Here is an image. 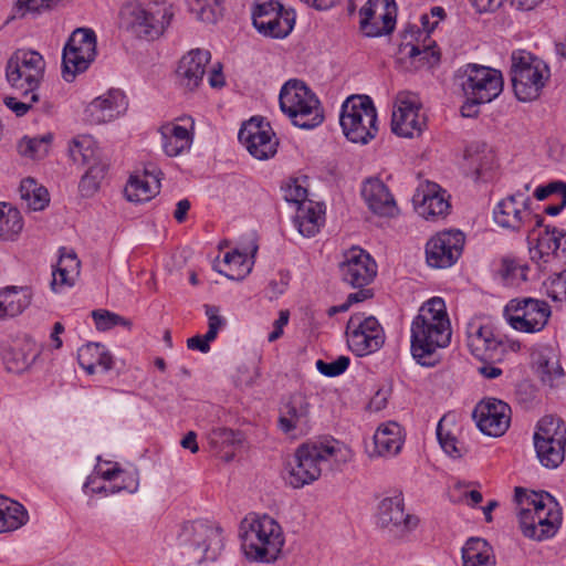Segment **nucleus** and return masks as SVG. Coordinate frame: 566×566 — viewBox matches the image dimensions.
I'll return each mask as SVG.
<instances>
[{
    "label": "nucleus",
    "mask_w": 566,
    "mask_h": 566,
    "mask_svg": "<svg viewBox=\"0 0 566 566\" xmlns=\"http://www.w3.org/2000/svg\"><path fill=\"white\" fill-rule=\"evenodd\" d=\"M410 352L421 366L432 367L440 361L439 349L451 342V325L446 303L432 297L419 308L411 324Z\"/></svg>",
    "instance_id": "obj_1"
},
{
    "label": "nucleus",
    "mask_w": 566,
    "mask_h": 566,
    "mask_svg": "<svg viewBox=\"0 0 566 566\" xmlns=\"http://www.w3.org/2000/svg\"><path fill=\"white\" fill-rule=\"evenodd\" d=\"M332 460L347 461V454L339 441L324 437L304 442L295 450L285 480L294 489L303 488L316 481L322 475L324 465Z\"/></svg>",
    "instance_id": "obj_2"
},
{
    "label": "nucleus",
    "mask_w": 566,
    "mask_h": 566,
    "mask_svg": "<svg viewBox=\"0 0 566 566\" xmlns=\"http://www.w3.org/2000/svg\"><path fill=\"white\" fill-rule=\"evenodd\" d=\"M241 547L249 560L274 562L284 545L280 524L269 515L243 522L241 525Z\"/></svg>",
    "instance_id": "obj_3"
},
{
    "label": "nucleus",
    "mask_w": 566,
    "mask_h": 566,
    "mask_svg": "<svg viewBox=\"0 0 566 566\" xmlns=\"http://www.w3.org/2000/svg\"><path fill=\"white\" fill-rule=\"evenodd\" d=\"M172 17L171 9L165 4L129 1L120 8L119 25L136 38L156 40L164 34Z\"/></svg>",
    "instance_id": "obj_4"
},
{
    "label": "nucleus",
    "mask_w": 566,
    "mask_h": 566,
    "mask_svg": "<svg viewBox=\"0 0 566 566\" xmlns=\"http://www.w3.org/2000/svg\"><path fill=\"white\" fill-rule=\"evenodd\" d=\"M280 108L293 125L312 129L324 120V112L316 95L300 80H290L281 88Z\"/></svg>",
    "instance_id": "obj_5"
},
{
    "label": "nucleus",
    "mask_w": 566,
    "mask_h": 566,
    "mask_svg": "<svg viewBox=\"0 0 566 566\" xmlns=\"http://www.w3.org/2000/svg\"><path fill=\"white\" fill-rule=\"evenodd\" d=\"M339 123L344 135L352 143L367 144L375 138L377 112L367 95H352L342 105Z\"/></svg>",
    "instance_id": "obj_6"
},
{
    "label": "nucleus",
    "mask_w": 566,
    "mask_h": 566,
    "mask_svg": "<svg viewBox=\"0 0 566 566\" xmlns=\"http://www.w3.org/2000/svg\"><path fill=\"white\" fill-rule=\"evenodd\" d=\"M511 61V80L515 96L522 102L536 99L549 77L547 65L524 50L514 51Z\"/></svg>",
    "instance_id": "obj_7"
},
{
    "label": "nucleus",
    "mask_w": 566,
    "mask_h": 566,
    "mask_svg": "<svg viewBox=\"0 0 566 566\" xmlns=\"http://www.w3.org/2000/svg\"><path fill=\"white\" fill-rule=\"evenodd\" d=\"M179 538L185 554L196 563L214 562L224 546L222 528L202 521L185 524Z\"/></svg>",
    "instance_id": "obj_8"
},
{
    "label": "nucleus",
    "mask_w": 566,
    "mask_h": 566,
    "mask_svg": "<svg viewBox=\"0 0 566 566\" xmlns=\"http://www.w3.org/2000/svg\"><path fill=\"white\" fill-rule=\"evenodd\" d=\"M45 72L43 56L33 50L19 49L12 53L6 65V77L10 86L28 97L39 90Z\"/></svg>",
    "instance_id": "obj_9"
},
{
    "label": "nucleus",
    "mask_w": 566,
    "mask_h": 566,
    "mask_svg": "<svg viewBox=\"0 0 566 566\" xmlns=\"http://www.w3.org/2000/svg\"><path fill=\"white\" fill-rule=\"evenodd\" d=\"M536 457L547 469L558 468L565 459L566 428L562 419L543 417L533 437Z\"/></svg>",
    "instance_id": "obj_10"
},
{
    "label": "nucleus",
    "mask_w": 566,
    "mask_h": 566,
    "mask_svg": "<svg viewBox=\"0 0 566 566\" xmlns=\"http://www.w3.org/2000/svg\"><path fill=\"white\" fill-rule=\"evenodd\" d=\"M97 54L96 34L92 29L77 28L67 39L62 52V77L73 82L85 72Z\"/></svg>",
    "instance_id": "obj_11"
},
{
    "label": "nucleus",
    "mask_w": 566,
    "mask_h": 566,
    "mask_svg": "<svg viewBox=\"0 0 566 566\" xmlns=\"http://www.w3.org/2000/svg\"><path fill=\"white\" fill-rule=\"evenodd\" d=\"M504 315L514 329L524 333H536L547 324L551 308L544 301L531 297L515 298L506 304Z\"/></svg>",
    "instance_id": "obj_12"
},
{
    "label": "nucleus",
    "mask_w": 566,
    "mask_h": 566,
    "mask_svg": "<svg viewBox=\"0 0 566 566\" xmlns=\"http://www.w3.org/2000/svg\"><path fill=\"white\" fill-rule=\"evenodd\" d=\"M461 78V87L468 98H478L490 103L503 90L501 72L488 66L468 64L462 70Z\"/></svg>",
    "instance_id": "obj_13"
},
{
    "label": "nucleus",
    "mask_w": 566,
    "mask_h": 566,
    "mask_svg": "<svg viewBox=\"0 0 566 566\" xmlns=\"http://www.w3.org/2000/svg\"><path fill=\"white\" fill-rule=\"evenodd\" d=\"M347 343L357 356H365L378 350L385 343V333L374 316L363 317L353 314L346 327Z\"/></svg>",
    "instance_id": "obj_14"
},
{
    "label": "nucleus",
    "mask_w": 566,
    "mask_h": 566,
    "mask_svg": "<svg viewBox=\"0 0 566 566\" xmlns=\"http://www.w3.org/2000/svg\"><path fill=\"white\" fill-rule=\"evenodd\" d=\"M253 25L263 35L283 39L287 36L295 24V13L286 10L276 0L258 4L252 13Z\"/></svg>",
    "instance_id": "obj_15"
},
{
    "label": "nucleus",
    "mask_w": 566,
    "mask_h": 566,
    "mask_svg": "<svg viewBox=\"0 0 566 566\" xmlns=\"http://www.w3.org/2000/svg\"><path fill=\"white\" fill-rule=\"evenodd\" d=\"M93 144L90 137L81 136L74 138L70 145V156L72 160L77 164L90 165L78 185L80 192L83 197H92L98 190L99 184L107 171L106 164L95 161Z\"/></svg>",
    "instance_id": "obj_16"
},
{
    "label": "nucleus",
    "mask_w": 566,
    "mask_h": 566,
    "mask_svg": "<svg viewBox=\"0 0 566 566\" xmlns=\"http://www.w3.org/2000/svg\"><path fill=\"white\" fill-rule=\"evenodd\" d=\"M338 273L349 286L365 287L376 277L377 264L367 251L354 245L343 252Z\"/></svg>",
    "instance_id": "obj_17"
},
{
    "label": "nucleus",
    "mask_w": 566,
    "mask_h": 566,
    "mask_svg": "<svg viewBox=\"0 0 566 566\" xmlns=\"http://www.w3.org/2000/svg\"><path fill=\"white\" fill-rule=\"evenodd\" d=\"M464 241V234L460 230L438 232L426 244L427 264L433 269L452 266L462 254Z\"/></svg>",
    "instance_id": "obj_18"
},
{
    "label": "nucleus",
    "mask_w": 566,
    "mask_h": 566,
    "mask_svg": "<svg viewBox=\"0 0 566 566\" xmlns=\"http://www.w3.org/2000/svg\"><path fill=\"white\" fill-rule=\"evenodd\" d=\"M238 138L248 151L259 160H265L276 154L277 139L269 123L251 118L239 130Z\"/></svg>",
    "instance_id": "obj_19"
},
{
    "label": "nucleus",
    "mask_w": 566,
    "mask_h": 566,
    "mask_svg": "<svg viewBox=\"0 0 566 566\" xmlns=\"http://www.w3.org/2000/svg\"><path fill=\"white\" fill-rule=\"evenodd\" d=\"M420 102L416 94L399 93L391 112V132L399 137L412 138L421 132L423 122L419 117Z\"/></svg>",
    "instance_id": "obj_20"
},
{
    "label": "nucleus",
    "mask_w": 566,
    "mask_h": 566,
    "mask_svg": "<svg viewBox=\"0 0 566 566\" xmlns=\"http://www.w3.org/2000/svg\"><path fill=\"white\" fill-rule=\"evenodd\" d=\"M511 408L507 403L495 398H489L478 403L473 418L479 429L490 437H500L509 429Z\"/></svg>",
    "instance_id": "obj_21"
},
{
    "label": "nucleus",
    "mask_w": 566,
    "mask_h": 566,
    "mask_svg": "<svg viewBox=\"0 0 566 566\" xmlns=\"http://www.w3.org/2000/svg\"><path fill=\"white\" fill-rule=\"evenodd\" d=\"M449 198L447 191L438 184L427 180L420 184L413 196L415 210L426 220L444 218L451 208Z\"/></svg>",
    "instance_id": "obj_22"
},
{
    "label": "nucleus",
    "mask_w": 566,
    "mask_h": 566,
    "mask_svg": "<svg viewBox=\"0 0 566 566\" xmlns=\"http://www.w3.org/2000/svg\"><path fill=\"white\" fill-rule=\"evenodd\" d=\"M531 198L524 197L521 190L502 199L493 209V220L502 229L520 232L530 218L527 211Z\"/></svg>",
    "instance_id": "obj_23"
},
{
    "label": "nucleus",
    "mask_w": 566,
    "mask_h": 566,
    "mask_svg": "<svg viewBox=\"0 0 566 566\" xmlns=\"http://www.w3.org/2000/svg\"><path fill=\"white\" fill-rule=\"evenodd\" d=\"M440 62V51L434 42L422 40L419 46L410 43L399 44L396 52V67L403 72H413L423 67L431 69Z\"/></svg>",
    "instance_id": "obj_24"
},
{
    "label": "nucleus",
    "mask_w": 566,
    "mask_h": 566,
    "mask_svg": "<svg viewBox=\"0 0 566 566\" xmlns=\"http://www.w3.org/2000/svg\"><path fill=\"white\" fill-rule=\"evenodd\" d=\"M468 347L471 354L481 361L501 360L505 352L502 339L495 336L490 325H470Z\"/></svg>",
    "instance_id": "obj_25"
},
{
    "label": "nucleus",
    "mask_w": 566,
    "mask_h": 566,
    "mask_svg": "<svg viewBox=\"0 0 566 566\" xmlns=\"http://www.w3.org/2000/svg\"><path fill=\"white\" fill-rule=\"evenodd\" d=\"M525 507L537 514V524L542 536H554L562 523V511L555 499L547 492H532Z\"/></svg>",
    "instance_id": "obj_26"
},
{
    "label": "nucleus",
    "mask_w": 566,
    "mask_h": 566,
    "mask_svg": "<svg viewBox=\"0 0 566 566\" xmlns=\"http://www.w3.org/2000/svg\"><path fill=\"white\" fill-rule=\"evenodd\" d=\"M127 106L126 96L119 90H111L92 101L86 109V120L94 125L104 124L119 116Z\"/></svg>",
    "instance_id": "obj_27"
},
{
    "label": "nucleus",
    "mask_w": 566,
    "mask_h": 566,
    "mask_svg": "<svg viewBox=\"0 0 566 566\" xmlns=\"http://www.w3.org/2000/svg\"><path fill=\"white\" fill-rule=\"evenodd\" d=\"M210 59V52L202 49L191 50L184 55L176 71L180 86L188 91H195L203 80Z\"/></svg>",
    "instance_id": "obj_28"
},
{
    "label": "nucleus",
    "mask_w": 566,
    "mask_h": 566,
    "mask_svg": "<svg viewBox=\"0 0 566 566\" xmlns=\"http://www.w3.org/2000/svg\"><path fill=\"white\" fill-rule=\"evenodd\" d=\"M311 405L307 398L300 392L293 394L280 407L279 428L284 433L302 431L308 426Z\"/></svg>",
    "instance_id": "obj_29"
},
{
    "label": "nucleus",
    "mask_w": 566,
    "mask_h": 566,
    "mask_svg": "<svg viewBox=\"0 0 566 566\" xmlns=\"http://www.w3.org/2000/svg\"><path fill=\"white\" fill-rule=\"evenodd\" d=\"M530 255L538 265L546 264L554 258L566 256V232L547 227L536 239V244L530 248Z\"/></svg>",
    "instance_id": "obj_30"
},
{
    "label": "nucleus",
    "mask_w": 566,
    "mask_h": 566,
    "mask_svg": "<svg viewBox=\"0 0 566 566\" xmlns=\"http://www.w3.org/2000/svg\"><path fill=\"white\" fill-rule=\"evenodd\" d=\"M359 13L360 29L367 36L389 34V0H368Z\"/></svg>",
    "instance_id": "obj_31"
},
{
    "label": "nucleus",
    "mask_w": 566,
    "mask_h": 566,
    "mask_svg": "<svg viewBox=\"0 0 566 566\" xmlns=\"http://www.w3.org/2000/svg\"><path fill=\"white\" fill-rule=\"evenodd\" d=\"M419 524V516L405 510L401 493L391 499V541L408 542Z\"/></svg>",
    "instance_id": "obj_32"
},
{
    "label": "nucleus",
    "mask_w": 566,
    "mask_h": 566,
    "mask_svg": "<svg viewBox=\"0 0 566 566\" xmlns=\"http://www.w3.org/2000/svg\"><path fill=\"white\" fill-rule=\"evenodd\" d=\"M360 195L370 212L385 217L389 213V188L379 177H369L361 182Z\"/></svg>",
    "instance_id": "obj_33"
},
{
    "label": "nucleus",
    "mask_w": 566,
    "mask_h": 566,
    "mask_svg": "<svg viewBox=\"0 0 566 566\" xmlns=\"http://www.w3.org/2000/svg\"><path fill=\"white\" fill-rule=\"evenodd\" d=\"M28 287L8 286L0 290V319L21 314L31 303Z\"/></svg>",
    "instance_id": "obj_34"
},
{
    "label": "nucleus",
    "mask_w": 566,
    "mask_h": 566,
    "mask_svg": "<svg viewBox=\"0 0 566 566\" xmlns=\"http://www.w3.org/2000/svg\"><path fill=\"white\" fill-rule=\"evenodd\" d=\"M77 360L80 366L90 375H93L97 367L108 370L113 365L111 354L99 343H88L82 346L77 350Z\"/></svg>",
    "instance_id": "obj_35"
},
{
    "label": "nucleus",
    "mask_w": 566,
    "mask_h": 566,
    "mask_svg": "<svg viewBox=\"0 0 566 566\" xmlns=\"http://www.w3.org/2000/svg\"><path fill=\"white\" fill-rule=\"evenodd\" d=\"M160 132L166 155L175 157L190 148L192 136L186 127L167 124L161 127Z\"/></svg>",
    "instance_id": "obj_36"
},
{
    "label": "nucleus",
    "mask_w": 566,
    "mask_h": 566,
    "mask_svg": "<svg viewBox=\"0 0 566 566\" xmlns=\"http://www.w3.org/2000/svg\"><path fill=\"white\" fill-rule=\"evenodd\" d=\"M463 566H495L493 549L485 539L471 537L462 548Z\"/></svg>",
    "instance_id": "obj_37"
},
{
    "label": "nucleus",
    "mask_w": 566,
    "mask_h": 566,
    "mask_svg": "<svg viewBox=\"0 0 566 566\" xmlns=\"http://www.w3.org/2000/svg\"><path fill=\"white\" fill-rule=\"evenodd\" d=\"M258 251V245L253 244L251 250V259L248 256L247 251L233 250L226 253L223 263L228 266V271L219 270V272L226 275L230 280H242L252 270L254 261L252 260Z\"/></svg>",
    "instance_id": "obj_38"
},
{
    "label": "nucleus",
    "mask_w": 566,
    "mask_h": 566,
    "mask_svg": "<svg viewBox=\"0 0 566 566\" xmlns=\"http://www.w3.org/2000/svg\"><path fill=\"white\" fill-rule=\"evenodd\" d=\"M464 159L468 172L478 181L491 169L493 155L485 144H473L465 148Z\"/></svg>",
    "instance_id": "obj_39"
},
{
    "label": "nucleus",
    "mask_w": 566,
    "mask_h": 566,
    "mask_svg": "<svg viewBox=\"0 0 566 566\" xmlns=\"http://www.w3.org/2000/svg\"><path fill=\"white\" fill-rule=\"evenodd\" d=\"M323 223L324 213L318 209L317 205L310 201L307 205L298 207L297 213L294 218V226L303 237H314L319 231Z\"/></svg>",
    "instance_id": "obj_40"
},
{
    "label": "nucleus",
    "mask_w": 566,
    "mask_h": 566,
    "mask_svg": "<svg viewBox=\"0 0 566 566\" xmlns=\"http://www.w3.org/2000/svg\"><path fill=\"white\" fill-rule=\"evenodd\" d=\"M19 193L25 206L33 211L43 210L50 201L48 190L39 186L33 178H25L21 181Z\"/></svg>",
    "instance_id": "obj_41"
},
{
    "label": "nucleus",
    "mask_w": 566,
    "mask_h": 566,
    "mask_svg": "<svg viewBox=\"0 0 566 566\" xmlns=\"http://www.w3.org/2000/svg\"><path fill=\"white\" fill-rule=\"evenodd\" d=\"M23 229V219L17 208L0 203V239L14 240Z\"/></svg>",
    "instance_id": "obj_42"
},
{
    "label": "nucleus",
    "mask_w": 566,
    "mask_h": 566,
    "mask_svg": "<svg viewBox=\"0 0 566 566\" xmlns=\"http://www.w3.org/2000/svg\"><path fill=\"white\" fill-rule=\"evenodd\" d=\"M158 192V185H151L149 179L139 175H132L125 187V196L132 202L149 201Z\"/></svg>",
    "instance_id": "obj_43"
},
{
    "label": "nucleus",
    "mask_w": 566,
    "mask_h": 566,
    "mask_svg": "<svg viewBox=\"0 0 566 566\" xmlns=\"http://www.w3.org/2000/svg\"><path fill=\"white\" fill-rule=\"evenodd\" d=\"M53 139L51 133L41 137H23L18 144V151L21 156L36 159L42 158L49 153L50 144Z\"/></svg>",
    "instance_id": "obj_44"
},
{
    "label": "nucleus",
    "mask_w": 566,
    "mask_h": 566,
    "mask_svg": "<svg viewBox=\"0 0 566 566\" xmlns=\"http://www.w3.org/2000/svg\"><path fill=\"white\" fill-rule=\"evenodd\" d=\"M2 504V507L7 509L3 510L0 517H2V520H6V524L4 527L0 531V533L15 531L28 522V512L23 507V505L8 497H6Z\"/></svg>",
    "instance_id": "obj_45"
},
{
    "label": "nucleus",
    "mask_w": 566,
    "mask_h": 566,
    "mask_svg": "<svg viewBox=\"0 0 566 566\" xmlns=\"http://www.w3.org/2000/svg\"><path fill=\"white\" fill-rule=\"evenodd\" d=\"M80 261L75 253H62L59 260L57 269L53 272L52 285L73 283V276L78 274Z\"/></svg>",
    "instance_id": "obj_46"
},
{
    "label": "nucleus",
    "mask_w": 566,
    "mask_h": 566,
    "mask_svg": "<svg viewBox=\"0 0 566 566\" xmlns=\"http://www.w3.org/2000/svg\"><path fill=\"white\" fill-rule=\"evenodd\" d=\"M365 451L369 459L385 457L389 451V422L377 428L370 441L365 442Z\"/></svg>",
    "instance_id": "obj_47"
},
{
    "label": "nucleus",
    "mask_w": 566,
    "mask_h": 566,
    "mask_svg": "<svg viewBox=\"0 0 566 566\" xmlns=\"http://www.w3.org/2000/svg\"><path fill=\"white\" fill-rule=\"evenodd\" d=\"M447 416L442 417L437 426V438L443 451L453 459L461 458L467 450L458 446V440L450 430H446Z\"/></svg>",
    "instance_id": "obj_48"
},
{
    "label": "nucleus",
    "mask_w": 566,
    "mask_h": 566,
    "mask_svg": "<svg viewBox=\"0 0 566 566\" xmlns=\"http://www.w3.org/2000/svg\"><path fill=\"white\" fill-rule=\"evenodd\" d=\"M528 265L517 259L504 258L499 270L501 276L511 284L527 280Z\"/></svg>",
    "instance_id": "obj_49"
},
{
    "label": "nucleus",
    "mask_w": 566,
    "mask_h": 566,
    "mask_svg": "<svg viewBox=\"0 0 566 566\" xmlns=\"http://www.w3.org/2000/svg\"><path fill=\"white\" fill-rule=\"evenodd\" d=\"M520 527L525 537L536 541H543L551 536L541 535L542 527L537 524V514L532 512L531 507H522L518 513Z\"/></svg>",
    "instance_id": "obj_50"
},
{
    "label": "nucleus",
    "mask_w": 566,
    "mask_h": 566,
    "mask_svg": "<svg viewBox=\"0 0 566 566\" xmlns=\"http://www.w3.org/2000/svg\"><path fill=\"white\" fill-rule=\"evenodd\" d=\"M35 356L24 353L21 348H11L4 354V364L11 373H22L30 367Z\"/></svg>",
    "instance_id": "obj_51"
},
{
    "label": "nucleus",
    "mask_w": 566,
    "mask_h": 566,
    "mask_svg": "<svg viewBox=\"0 0 566 566\" xmlns=\"http://www.w3.org/2000/svg\"><path fill=\"white\" fill-rule=\"evenodd\" d=\"M92 316L98 331H107L117 325L129 328L132 325V323L125 317L106 310L93 311Z\"/></svg>",
    "instance_id": "obj_52"
},
{
    "label": "nucleus",
    "mask_w": 566,
    "mask_h": 566,
    "mask_svg": "<svg viewBox=\"0 0 566 566\" xmlns=\"http://www.w3.org/2000/svg\"><path fill=\"white\" fill-rule=\"evenodd\" d=\"M193 10L201 21L216 23L221 14V3L220 0H195Z\"/></svg>",
    "instance_id": "obj_53"
},
{
    "label": "nucleus",
    "mask_w": 566,
    "mask_h": 566,
    "mask_svg": "<svg viewBox=\"0 0 566 566\" xmlns=\"http://www.w3.org/2000/svg\"><path fill=\"white\" fill-rule=\"evenodd\" d=\"M209 439L214 448L223 449L241 442V433L228 428H214L211 430Z\"/></svg>",
    "instance_id": "obj_54"
},
{
    "label": "nucleus",
    "mask_w": 566,
    "mask_h": 566,
    "mask_svg": "<svg viewBox=\"0 0 566 566\" xmlns=\"http://www.w3.org/2000/svg\"><path fill=\"white\" fill-rule=\"evenodd\" d=\"M349 358L347 356H339L334 361L327 363L322 359L316 361L317 370L326 377H337L345 373L349 366Z\"/></svg>",
    "instance_id": "obj_55"
},
{
    "label": "nucleus",
    "mask_w": 566,
    "mask_h": 566,
    "mask_svg": "<svg viewBox=\"0 0 566 566\" xmlns=\"http://www.w3.org/2000/svg\"><path fill=\"white\" fill-rule=\"evenodd\" d=\"M23 98L24 101H19L17 97L7 96L3 102L4 105L17 116H23L29 112L33 104L39 102V94L36 91H33L29 94L28 97Z\"/></svg>",
    "instance_id": "obj_56"
},
{
    "label": "nucleus",
    "mask_w": 566,
    "mask_h": 566,
    "mask_svg": "<svg viewBox=\"0 0 566 566\" xmlns=\"http://www.w3.org/2000/svg\"><path fill=\"white\" fill-rule=\"evenodd\" d=\"M546 294L553 301H566V270L546 283Z\"/></svg>",
    "instance_id": "obj_57"
},
{
    "label": "nucleus",
    "mask_w": 566,
    "mask_h": 566,
    "mask_svg": "<svg viewBox=\"0 0 566 566\" xmlns=\"http://www.w3.org/2000/svg\"><path fill=\"white\" fill-rule=\"evenodd\" d=\"M52 0H17L14 10L19 17H24L29 12H39L50 7Z\"/></svg>",
    "instance_id": "obj_58"
},
{
    "label": "nucleus",
    "mask_w": 566,
    "mask_h": 566,
    "mask_svg": "<svg viewBox=\"0 0 566 566\" xmlns=\"http://www.w3.org/2000/svg\"><path fill=\"white\" fill-rule=\"evenodd\" d=\"M206 315L208 316V336L217 337L219 329L226 324L222 316L219 315V308L213 305H206Z\"/></svg>",
    "instance_id": "obj_59"
},
{
    "label": "nucleus",
    "mask_w": 566,
    "mask_h": 566,
    "mask_svg": "<svg viewBox=\"0 0 566 566\" xmlns=\"http://www.w3.org/2000/svg\"><path fill=\"white\" fill-rule=\"evenodd\" d=\"M284 199L289 202L298 203L300 206L306 205L305 199L307 197L306 188L298 185L296 181L287 184L284 188Z\"/></svg>",
    "instance_id": "obj_60"
},
{
    "label": "nucleus",
    "mask_w": 566,
    "mask_h": 566,
    "mask_svg": "<svg viewBox=\"0 0 566 566\" xmlns=\"http://www.w3.org/2000/svg\"><path fill=\"white\" fill-rule=\"evenodd\" d=\"M422 40L427 41L428 34H424L417 25H408L401 35V42L399 44L410 43L415 46H419Z\"/></svg>",
    "instance_id": "obj_61"
},
{
    "label": "nucleus",
    "mask_w": 566,
    "mask_h": 566,
    "mask_svg": "<svg viewBox=\"0 0 566 566\" xmlns=\"http://www.w3.org/2000/svg\"><path fill=\"white\" fill-rule=\"evenodd\" d=\"M289 319L290 312L287 310L280 311L279 318L273 323V331L268 336L270 343L277 340L283 335V328L287 325Z\"/></svg>",
    "instance_id": "obj_62"
},
{
    "label": "nucleus",
    "mask_w": 566,
    "mask_h": 566,
    "mask_svg": "<svg viewBox=\"0 0 566 566\" xmlns=\"http://www.w3.org/2000/svg\"><path fill=\"white\" fill-rule=\"evenodd\" d=\"M214 339V337H209L208 333L205 335H196L187 339V347L192 350L208 353L210 350V343Z\"/></svg>",
    "instance_id": "obj_63"
},
{
    "label": "nucleus",
    "mask_w": 566,
    "mask_h": 566,
    "mask_svg": "<svg viewBox=\"0 0 566 566\" xmlns=\"http://www.w3.org/2000/svg\"><path fill=\"white\" fill-rule=\"evenodd\" d=\"M391 446L395 444L394 454L397 455L401 452L405 440H406V431L405 429L397 422L391 421Z\"/></svg>",
    "instance_id": "obj_64"
}]
</instances>
